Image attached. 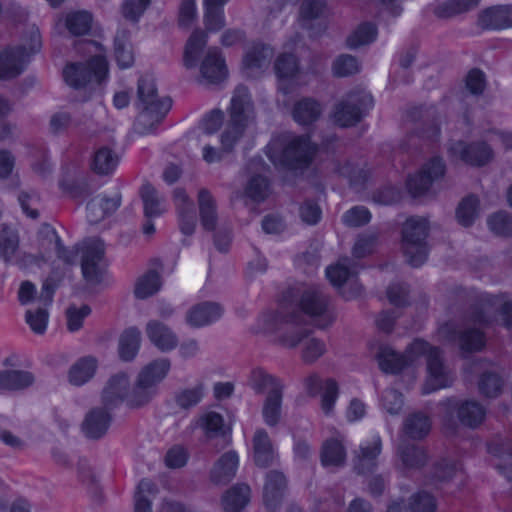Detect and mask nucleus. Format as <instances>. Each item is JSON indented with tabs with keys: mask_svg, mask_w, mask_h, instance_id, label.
<instances>
[{
	"mask_svg": "<svg viewBox=\"0 0 512 512\" xmlns=\"http://www.w3.org/2000/svg\"><path fill=\"white\" fill-rule=\"evenodd\" d=\"M406 355L398 354L388 346H382L377 353L380 369L385 373H399L419 356H426L428 378L423 386V394H429L452 383V376L444 365L441 351L423 340H415L407 349Z\"/></svg>",
	"mask_w": 512,
	"mask_h": 512,
	"instance_id": "f257e3e1",
	"label": "nucleus"
},
{
	"mask_svg": "<svg viewBox=\"0 0 512 512\" xmlns=\"http://www.w3.org/2000/svg\"><path fill=\"white\" fill-rule=\"evenodd\" d=\"M254 120V107L251 95L244 86L235 89L229 108V120L221 134V149L205 145L203 147V159L207 163L218 162L224 153L233 151L235 145L243 137L248 124Z\"/></svg>",
	"mask_w": 512,
	"mask_h": 512,
	"instance_id": "f03ea898",
	"label": "nucleus"
},
{
	"mask_svg": "<svg viewBox=\"0 0 512 512\" xmlns=\"http://www.w3.org/2000/svg\"><path fill=\"white\" fill-rule=\"evenodd\" d=\"M495 300V297L486 295L482 299L483 303L472 309L469 321L473 326L467 324L458 328L455 323L447 322L440 327L439 334L448 341L457 342L463 352L481 351L486 344L482 328L488 326L494 318L492 306Z\"/></svg>",
	"mask_w": 512,
	"mask_h": 512,
	"instance_id": "7ed1b4c3",
	"label": "nucleus"
},
{
	"mask_svg": "<svg viewBox=\"0 0 512 512\" xmlns=\"http://www.w3.org/2000/svg\"><path fill=\"white\" fill-rule=\"evenodd\" d=\"M172 105L168 97L160 98L155 80L150 75H143L137 85V107L140 112L134 122V130L145 135L153 132L162 122Z\"/></svg>",
	"mask_w": 512,
	"mask_h": 512,
	"instance_id": "20e7f679",
	"label": "nucleus"
},
{
	"mask_svg": "<svg viewBox=\"0 0 512 512\" xmlns=\"http://www.w3.org/2000/svg\"><path fill=\"white\" fill-rule=\"evenodd\" d=\"M302 320L303 317L297 311L279 317L281 326L277 329L276 341L289 349L302 344V360L311 364L326 352V345L321 339L311 336L308 329L300 326Z\"/></svg>",
	"mask_w": 512,
	"mask_h": 512,
	"instance_id": "39448f33",
	"label": "nucleus"
},
{
	"mask_svg": "<svg viewBox=\"0 0 512 512\" xmlns=\"http://www.w3.org/2000/svg\"><path fill=\"white\" fill-rule=\"evenodd\" d=\"M316 152V147L307 136H295L284 140L279 146L272 142L267 146L266 154L274 165L288 169H301L307 167Z\"/></svg>",
	"mask_w": 512,
	"mask_h": 512,
	"instance_id": "423d86ee",
	"label": "nucleus"
},
{
	"mask_svg": "<svg viewBox=\"0 0 512 512\" xmlns=\"http://www.w3.org/2000/svg\"><path fill=\"white\" fill-rule=\"evenodd\" d=\"M171 367L167 358L156 359L139 372L133 388L129 391L126 404L138 408L148 404L157 394L158 384L166 377Z\"/></svg>",
	"mask_w": 512,
	"mask_h": 512,
	"instance_id": "0eeeda50",
	"label": "nucleus"
},
{
	"mask_svg": "<svg viewBox=\"0 0 512 512\" xmlns=\"http://www.w3.org/2000/svg\"><path fill=\"white\" fill-rule=\"evenodd\" d=\"M296 305L318 328L324 329L333 322L330 298L318 287L310 286L291 291Z\"/></svg>",
	"mask_w": 512,
	"mask_h": 512,
	"instance_id": "6e6552de",
	"label": "nucleus"
},
{
	"mask_svg": "<svg viewBox=\"0 0 512 512\" xmlns=\"http://www.w3.org/2000/svg\"><path fill=\"white\" fill-rule=\"evenodd\" d=\"M428 221L421 217H411L402 228V250L407 262L413 267H419L427 259Z\"/></svg>",
	"mask_w": 512,
	"mask_h": 512,
	"instance_id": "1a4fd4ad",
	"label": "nucleus"
},
{
	"mask_svg": "<svg viewBox=\"0 0 512 512\" xmlns=\"http://www.w3.org/2000/svg\"><path fill=\"white\" fill-rule=\"evenodd\" d=\"M442 406L444 407L443 425L447 434L456 433L458 424L454 419V414L457 415L461 424L469 428L478 427L485 419L486 409L475 400L447 399Z\"/></svg>",
	"mask_w": 512,
	"mask_h": 512,
	"instance_id": "9d476101",
	"label": "nucleus"
},
{
	"mask_svg": "<svg viewBox=\"0 0 512 512\" xmlns=\"http://www.w3.org/2000/svg\"><path fill=\"white\" fill-rule=\"evenodd\" d=\"M373 105L370 93L352 91L343 98L334 109V121L341 127L356 125Z\"/></svg>",
	"mask_w": 512,
	"mask_h": 512,
	"instance_id": "9b49d317",
	"label": "nucleus"
},
{
	"mask_svg": "<svg viewBox=\"0 0 512 512\" xmlns=\"http://www.w3.org/2000/svg\"><path fill=\"white\" fill-rule=\"evenodd\" d=\"M108 62L104 56L97 55L86 63H72L66 66L63 71L65 82L79 89L95 80L101 83L107 77Z\"/></svg>",
	"mask_w": 512,
	"mask_h": 512,
	"instance_id": "f8f14e48",
	"label": "nucleus"
},
{
	"mask_svg": "<svg viewBox=\"0 0 512 512\" xmlns=\"http://www.w3.org/2000/svg\"><path fill=\"white\" fill-rule=\"evenodd\" d=\"M82 275L90 285L99 284L105 273L104 243L99 238H89L81 243Z\"/></svg>",
	"mask_w": 512,
	"mask_h": 512,
	"instance_id": "ddd939ff",
	"label": "nucleus"
},
{
	"mask_svg": "<svg viewBox=\"0 0 512 512\" xmlns=\"http://www.w3.org/2000/svg\"><path fill=\"white\" fill-rule=\"evenodd\" d=\"M448 152L451 158L459 159L472 166H483L492 158V150L484 142L456 141L450 144Z\"/></svg>",
	"mask_w": 512,
	"mask_h": 512,
	"instance_id": "4468645a",
	"label": "nucleus"
},
{
	"mask_svg": "<svg viewBox=\"0 0 512 512\" xmlns=\"http://www.w3.org/2000/svg\"><path fill=\"white\" fill-rule=\"evenodd\" d=\"M445 173V164L439 157L432 158L422 170L412 175L407 180V188L414 196H421L430 188L434 180L442 177Z\"/></svg>",
	"mask_w": 512,
	"mask_h": 512,
	"instance_id": "2eb2a0df",
	"label": "nucleus"
},
{
	"mask_svg": "<svg viewBox=\"0 0 512 512\" xmlns=\"http://www.w3.org/2000/svg\"><path fill=\"white\" fill-rule=\"evenodd\" d=\"M304 387L309 396L315 397L321 392V408L325 414L332 412L338 397V384L334 379L323 382L317 374H311L304 379Z\"/></svg>",
	"mask_w": 512,
	"mask_h": 512,
	"instance_id": "dca6fc26",
	"label": "nucleus"
},
{
	"mask_svg": "<svg viewBox=\"0 0 512 512\" xmlns=\"http://www.w3.org/2000/svg\"><path fill=\"white\" fill-rule=\"evenodd\" d=\"M111 411L103 405L90 409L81 425L84 435L92 440L105 436L112 422Z\"/></svg>",
	"mask_w": 512,
	"mask_h": 512,
	"instance_id": "f3484780",
	"label": "nucleus"
},
{
	"mask_svg": "<svg viewBox=\"0 0 512 512\" xmlns=\"http://www.w3.org/2000/svg\"><path fill=\"white\" fill-rule=\"evenodd\" d=\"M477 25L484 30L512 28V5H496L482 10Z\"/></svg>",
	"mask_w": 512,
	"mask_h": 512,
	"instance_id": "a211bd4d",
	"label": "nucleus"
},
{
	"mask_svg": "<svg viewBox=\"0 0 512 512\" xmlns=\"http://www.w3.org/2000/svg\"><path fill=\"white\" fill-rule=\"evenodd\" d=\"M129 388V378L125 373L113 375L104 386L101 393V404L107 409L114 410L126 401Z\"/></svg>",
	"mask_w": 512,
	"mask_h": 512,
	"instance_id": "6ab92c4d",
	"label": "nucleus"
},
{
	"mask_svg": "<svg viewBox=\"0 0 512 512\" xmlns=\"http://www.w3.org/2000/svg\"><path fill=\"white\" fill-rule=\"evenodd\" d=\"M287 487L285 475L278 470H271L266 474L263 490V500L270 512L276 511L280 506L284 491Z\"/></svg>",
	"mask_w": 512,
	"mask_h": 512,
	"instance_id": "aec40b11",
	"label": "nucleus"
},
{
	"mask_svg": "<svg viewBox=\"0 0 512 512\" xmlns=\"http://www.w3.org/2000/svg\"><path fill=\"white\" fill-rule=\"evenodd\" d=\"M200 72L202 77L212 84H218L227 77L225 60L218 48L208 49L200 65Z\"/></svg>",
	"mask_w": 512,
	"mask_h": 512,
	"instance_id": "412c9836",
	"label": "nucleus"
},
{
	"mask_svg": "<svg viewBox=\"0 0 512 512\" xmlns=\"http://www.w3.org/2000/svg\"><path fill=\"white\" fill-rule=\"evenodd\" d=\"M25 46H18L0 53V79L17 77L24 70Z\"/></svg>",
	"mask_w": 512,
	"mask_h": 512,
	"instance_id": "4be33fe9",
	"label": "nucleus"
},
{
	"mask_svg": "<svg viewBox=\"0 0 512 512\" xmlns=\"http://www.w3.org/2000/svg\"><path fill=\"white\" fill-rule=\"evenodd\" d=\"M120 204V194H115L112 197L98 195L87 203V219L90 223L96 224L114 213Z\"/></svg>",
	"mask_w": 512,
	"mask_h": 512,
	"instance_id": "5701e85b",
	"label": "nucleus"
},
{
	"mask_svg": "<svg viewBox=\"0 0 512 512\" xmlns=\"http://www.w3.org/2000/svg\"><path fill=\"white\" fill-rule=\"evenodd\" d=\"M223 314L222 307L215 302H202L193 306L186 316L192 327H202L217 321Z\"/></svg>",
	"mask_w": 512,
	"mask_h": 512,
	"instance_id": "b1692460",
	"label": "nucleus"
},
{
	"mask_svg": "<svg viewBox=\"0 0 512 512\" xmlns=\"http://www.w3.org/2000/svg\"><path fill=\"white\" fill-rule=\"evenodd\" d=\"M149 340L161 351H171L178 345L177 335L165 324L152 320L146 325Z\"/></svg>",
	"mask_w": 512,
	"mask_h": 512,
	"instance_id": "393cba45",
	"label": "nucleus"
},
{
	"mask_svg": "<svg viewBox=\"0 0 512 512\" xmlns=\"http://www.w3.org/2000/svg\"><path fill=\"white\" fill-rule=\"evenodd\" d=\"M272 58V49L263 44H255L243 58V69L247 77H256L268 66Z\"/></svg>",
	"mask_w": 512,
	"mask_h": 512,
	"instance_id": "a878e982",
	"label": "nucleus"
},
{
	"mask_svg": "<svg viewBox=\"0 0 512 512\" xmlns=\"http://www.w3.org/2000/svg\"><path fill=\"white\" fill-rule=\"evenodd\" d=\"M253 457L258 467L267 468L273 464L276 454L266 430L257 429L253 436Z\"/></svg>",
	"mask_w": 512,
	"mask_h": 512,
	"instance_id": "bb28decb",
	"label": "nucleus"
},
{
	"mask_svg": "<svg viewBox=\"0 0 512 512\" xmlns=\"http://www.w3.org/2000/svg\"><path fill=\"white\" fill-rule=\"evenodd\" d=\"M97 367L98 361L93 356H85L78 359L68 370V382L72 386H83L94 377Z\"/></svg>",
	"mask_w": 512,
	"mask_h": 512,
	"instance_id": "cd10ccee",
	"label": "nucleus"
},
{
	"mask_svg": "<svg viewBox=\"0 0 512 512\" xmlns=\"http://www.w3.org/2000/svg\"><path fill=\"white\" fill-rule=\"evenodd\" d=\"M381 449L382 441L379 435L373 436L371 442L360 446L355 461V469L358 473L371 472L377 466V457Z\"/></svg>",
	"mask_w": 512,
	"mask_h": 512,
	"instance_id": "c85d7f7f",
	"label": "nucleus"
},
{
	"mask_svg": "<svg viewBox=\"0 0 512 512\" xmlns=\"http://www.w3.org/2000/svg\"><path fill=\"white\" fill-rule=\"evenodd\" d=\"M238 455L234 451L223 454L211 471V480L215 484H227L236 475Z\"/></svg>",
	"mask_w": 512,
	"mask_h": 512,
	"instance_id": "c756f323",
	"label": "nucleus"
},
{
	"mask_svg": "<svg viewBox=\"0 0 512 512\" xmlns=\"http://www.w3.org/2000/svg\"><path fill=\"white\" fill-rule=\"evenodd\" d=\"M431 430V419L423 412H413L403 421V435L412 440L425 438Z\"/></svg>",
	"mask_w": 512,
	"mask_h": 512,
	"instance_id": "7c9ffc66",
	"label": "nucleus"
},
{
	"mask_svg": "<svg viewBox=\"0 0 512 512\" xmlns=\"http://www.w3.org/2000/svg\"><path fill=\"white\" fill-rule=\"evenodd\" d=\"M144 214L147 218L159 217L166 211L165 198L149 183L143 184L140 189Z\"/></svg>",
	"mask_w": 512,
	"mask_h": 512,
	"instance_id": "2f4dec72",
	"label": "nucleus"
},
{
	"mask_svg": "<svg viewBox=\"0 0 512 512\" xmlns=\"http://www.w3.org/2000/svg\"><path fill=\"white\" fill-rule=\"evenodd\" d=\"M198 205L202 227L207 231H213L217 224L216 201L210 191L203 188L198 193Z\"/></svg>",
	"mask_w": 512,
	"mask_h": 512,
	"instance_id": "473e14b6",
	"label": "nucleus"
},
{
	"mask_svg": "<svg viewBox=\"0 0 512 512\" xmlns=\"http://www.w3.org/2000/svg\"><path fill=\"white\" fill-rule=\"evenodd\" d=\"M292 113L297 123L310 125L320 118L322 105L313 98H303L295 103Z\"/></svg>",
	"mask_w": 512,
	"mask_h": 512,
	"instance_id": "72a5a7b5",
	"label": "nucleus"
},
{
	"mask_svg": "<svg viewBox=\"0 0 512 512\" xmlns=\"http://www.w3.org/2000/svg\"><path fill=\"white\" fill-rule=\"evenodd\" d=\"M34 376L24 370H4L0 372V390L17 391L28 388L34 383Z\"/></svg>",
	"mask_w": 512,
	"mask_h": 512,
	"instance_id": "f704fd0d",
	"label": "nucleus"
},
{
	"mask_svg": "<svg viewBox=\"0 0 512 512\" xmlns=\"http://www.w3.org/2000/svg\"><path fill=\"white\" fill-rule=\"evenodd\" d=\"M283 390L268 391L262 406V417L269 427L276 426L282 417Z\"/></svg>",
	"mask_w": 512,
	"mask_h": 512,
	"instance_id": "c9c22d12",
	"label": "nucleus"
},
{
	"mask_svg": "<svg viewBox=\"0 0 512 512\" xmlns=\"http://www.w3.org/2000/svg\"><path fill=\"white\" fill-rule=\"evenodd\" d=\"M248 385L257 394H262L266 390L275 391L284 390L283 382L276 376L269 374L262 368H255L251 371L248 378Z\"/></svg>",
	"mask_w": 512,
	"mask_h": 512,
	"instance_id": "e433bc0d",
	"label": "nucleus"
},
{
	"mask_svg": "<svg viewBox=\"0 0 512 512\" xmlns=\"http://www.w3.org/2000/svg\"><path fill=\"white\" fill-rule=\"evenodd\" d=\"M274 68L280 79L279 89L284 94L290 93L291 88L285 85V80L293 78L298 72L299 67L296 56L290 53L279 55L275 61Z\"/></svg>",
	"mask_w": 512,
	"mask_h": 512,
	"instance_id": "4c0bfd02",
	"label": "nucleus"
},
{
	"mask_svg": "<svg viewBox=\"0 0 512 512\" xmlns=\"http://www.w3.org/2000/svg\"><path fill=\"white\" fill-rule=\"evenodd\" d=\"M250 487L238 484L230 488L223 496L222 505L225 512H240L250 501Z\"/></svg>",
	"mask_w": 512,
	"mask_h": 512,
	"instance_id": "58836bf2",
	"label": "nucleus"
},
{
	"mask_svg": "<svg viewBox=\"0 0 512 512\" xmlns=\"http://www.w3.org/2000/svg\"><path fill=\"white\" fill-rule=\"evenodd\" d=\"M207 34L202 30H195L187 40L183 62L188 69L194 68L198 64L199 57L203 48L207 44Z\"/></svg>",
	"mask_w": 512,
	"mask_h": 512,
	"instance_id": "ea45409f",
	"label": "nucleus"
},
{
	"mask_svg": "<svg viewBox=\"0 0 512 512\" xmlns=\"http://www.w3.org/2000/svg\"><path fill=\"white\" fill-rule=\"evenodd\" d=\"M398 455L406 468H420L427 461L424 449L416 444L408 443L402 439L398 447Z\"/></svg>",
	"mask_w": 512,
	"mask_h": 512,
	"instance_id": "a19ab883",
	"label": "nucleus"
},
{
	"mask_svg": "<svg viewBox=\"0 0 512 512\" xmlns=\"http://www.w3.org/2000/svg\"><path fill=\"white\" fill-rule=\"evenodd\" d=\"M141 332L135 328L130 327L126 329L119 338V356L123 361L132 360L140 347Z\"/></svg>",
	"mask_w": 512,
	"mask_h": 512,
	"instance_id": "79ce46f5",
	"label": "nucleus"
},
{
	"mask_svg": "<svg viewBox=\"0 0 512 512\" xmlns=\"http://www.w3.org/2000/svg\"><path fill=\"white\" fill-rule=\"evenodd\" d=\"M346 460V451L342 442L335 438L327 439L321 449L323 466H342Z\"/></svg>",
	"mask_w": 512,
	"mask_h": 512,
	"instance_id": "37998d69",
	"label": "nucleus"
},
{
	"mask_svg": "<svg viewBox=\"0 0 512 512\" xmlns=\"http://www.w3.org/2000/svg\"><path fill=\"white\" fill-rule=\"evenodd\" d=\"M45 239L53 244L57 257L67 265H72L76 262L79 249L77 247L73 249L66 248L57 232L49 225H45L40 232ZM81 251V248H80Z\"/></svg>",
	"mask_w": 512,
	"mask_h": 512,
	"instance_id": "c03bdc74",
	"label": "nucleus"
},
{
	"mask_svg": "<svg viewBox=\"0 0 512 512\" xmlns=\"http://www.w3.org/2000/svg\"><path fill=\"white\" fill-rule=\"evenodd\" d=\"M114 54L120 68H129L134 63V54L127 31L117 32L114 39Z\"/></svg>",
	"mask_w": 512,
	"mask_h": 512,
	"instance_id": "a18cd8bd",
	"label": "nucleus"
},
{
	"mask_svg": "<svg viewBox=\"0 0 512 512\" xmlns=\"http://www.w3.org/2000/svg\"><path fill=\"white\" fill-rule=\"evenodd\" d=\"M480 0H447L434 9L439 18H451L478 7Z\"/></svg>",
	"mask_w": 512,
	"mask_h": 512,
	"instance_id": "49530a36",
	"label": "nucleus"
},
{
	"mask_svg": "<svg viewBox=\"0 0 512 512\" xmlns=\"http://www.w3.org/2000/svg\"><path fill=\"white\" fill-rule=\"evenodd\" d=\"M19 248V235L16 229L4 224L0 231V257L10 263Z\"/></svg>",
	"mask_w": 512,
	"mask_h": 512,
	"instance_id": "de8ad7c7",
	"label": "nucleus"
},
{
	"mask_svg": "<svg viewBox=\"0 0 512 512\" xmlns=\"http://www.w3.org/2000/svg\"><path fill=\"white\" fill-rule=\"evenodd\" d=\"M118 156L109 147H100L96 150L92 161V169L99 175H108L112 173L117 164Z\"/></svg>",
	"mask_w": 512,
	"mask_h": 512,
	"instance_id": "09e8293b",
	"label": "nucleus"
},
{
	"mask_svg": "<svg viewBox=\"0 0 512 512\" xmlns=\"http://www.w3.org/2000/svg\"><path fill=\"white\" fill-rule=\"evenodd\" d=\"M93 17L88 11H72L66 15L65 25L74 36L86 35L90 32Z\"/></svg>",
	"mask_w": 512,
	"mask_h": 512,
	"instance_id": "8fccbe9b",
	"label": "nucleus"
},
{
	"mask_svg": "<svg viewBox=\"0 0 512 512\" xmlns=\"http://www.w3.org/2000/svg\"><path fill=\"white\" fill-rule=\"evenodd\" d=\"M157 492L156 485L148 479H142L134 495V512H152L151 496Z\"/></svg>",
	"mask_w": 512,
	"mask_h": 512,
	"instance_id": "3c124183",
	"label": "nucleus"
},
{
	"mask_svg": "<svg viewBox=\"0 0 512 512\" xmlns=\"http://www.w3.org/2000/svg\"><path fill=\"white\" fill-rule=\"evenodd\" d=\"M479 200L474 195H469L461 200L456 209L457 221L464 227L473 224L478 216Z\"/></svg>",
	"mask_w": 512,
	"mask_h": 512,
	"instance_id": "603ef678",
	"label": "nucleus"
},
{
	"mask_svg": "<svg viewBox=\"0 0 512 512\" xmlns=\"http://www.w3.org/2000/svg\"><path fill=\"white\" fill-rule=\"evenodd\" d=\"M377 37V27L370 22L360 24L357 29L347 38V46L356 49L363 45L372 43Z\"/></svg>",
	"mask_w": 512,
	"mask_h": 512,
	"instance_id": "864d4df0",
	"label": "nucleus"
},
{
	"mask_svg": "<svg viewBox=\"0 0 512 512\" xmlns=\"http://www.w3.org/2000/svg\"><path fill=\"white\" fill-rule=\"evenodd\" d=\"M205 395V385L198 383L192 388H186L175 395V402L181 409H190L198 405Z\"/></svg>",
	"mask_w": 512,
	"mask_h": 512,
	"instance_id": "5fc2aeb1",
	"label": "nucleus"
},
{
	"mask_svg": "<svg viewBox=\"0 0 512 512\" xmlns=\"http://www.w3.org/2000/svg\"><path fill=\"white\" fill-rule=\"evenodd\" d=\"M161 286L160 277L157 272L149 271L138 279L134 294L138 299H146L155 294Z\"/></svg>",
	"mask_w": 512,
	"mask_h": 512,
	"instance_id": "6e6d98bb",
	"label": "nucleus"
},
{
	"mask_svg": "<svg viewBox=\"0 0 512 512\" xmlns=\"http://www.w3.org/2000/svg\"><path fill=\"white\" fill-rule=\"evenodd\" d=\"M489 229L498 236L512 237V214L499 211L487 219Z\"/></svg>",
	"mask_w": 512,
	"mask_h": 512,
	"instance_id": "4d7b16f0",
	"label": "nucleus"
},
{
	"mask_svg": "<svg viewBox=\"0 0 512 512\" xmlns=\"http://www.w3.org/2000/svg\"><path fill=\"white\" fill-rule=\"evenodd\" d=\"M269 193V182L261 175L251 177L245 187V195L257 203L264 201Z\"/></svg>",
	"mask_w": 512,
	"mask_h": 512,
	"instance_id": "13d9d810",
	"label": "nucleus"
},
{
	"mask_svg": "<svg viewBox=\"0 0 512 512\" xmlns=\"http://www.w3.org/2000/svg\"><path fill=\"white\" fill-rule=\"evenodd\" d=\"M198 426L209 438L224 434V419L221 414L214 411L202 415L198 420Z\"/></svg>",
	"mask_w": 512,
	"mask_h": 512,
	"instance_id": "bf43d9fd",
	"label": "nucleus"
},
{
	"mask_svg": "<svg viewBox=\"0 0 512 512\" xmlns=\"http://www.w3.org/2000/svg\"><path fill=\"white\" fill-rule=\"evenodd\" d=\"M350 264L351 260L345 257L337 264L327 267L326 276L333 286H342L351 276Z\"/></svg>",
	"mask_w": 512,
	"mask_h": 512,
	"instance_id": "052dcab7",
	"label": "nucleus"
},
{
	"mask_svg": "<svg viewBox=\"0 0 512 512\" xmlns=\"http://www.w3.org/2000/svg\"><path fill=\"white\" fill-rule=\"evenodd\" d=\"M332 69L335 76L347 77L359 72L360 64L356 57L349 54H342L335 59Z\"/></svg>",
	"mask_w": 512,
	"mask_h": 512,
	"instance_id": "680f3d73",
	"label": "nucleus"
},
{
	"mask_svg": "<svg viewBox=\"0 0 512 512\" xmlns=\"http://www.w3.org/2000/svg\"><path fill=\"white\" fill-rule=\"evenodd\" d=\"M478 386L483 395L493 398L501 393L503 380L495 372H485L481 375Z\"/></svg>",
	"mask_w": 512,
	"mask_h": 512,
	"instance_id": "e2e57ef3",
	"label": "nucleus"
},
{
	"mask_svg": "<svg viewBox=\"0 0 512 512\" xmlns=\"http://www.w3.org/2000/svg\"><path fill=\"white\" fill-rule=\"evenodd\" d=\"M409 508L411 512H435L436 499L432 494L420 491L410 497Z\"/></svg>",
	"mask_w": 512,
	"mask_h": 512,
	"instance_id": "0e129e2a",
	"label": "nucleus"
},
{
	"mask_svg": "<svg viewBox=\"0 0 512 512\" xmlns=\"http://www.w3.org/2000/svg\"><path fill=\"white\" fill-rule=\"evenodd\" d=\"M371 219L369 210L364 206H355L346 211L342 216V221L349 227H360L367 224Z\"/></svg>",
	"mask_w": 512,
	"mask_h": 512,
	"instance_id": "69168bd1",
	"label": "nucleus"
},
{
	"mask_svg": "<svg viewBox=\"0 0 512 512\" xmlns=\"http://www.w3.org/2000/svg\"><path fill=\"white\" fill-rule=\"evenodd\" d=\"M26 322L36 334H43L47 327L48 312L45 308L29 309L26 311Z\"/></svg>",
	"mask_w": 512,
	"mask_h": 512,
	"instance_id": "338daca9",
	"label": "nucleus"
},
{
	"mask_svg": "<svg viewBox=\"0 0 512 512\" xmlns=\"http://www.w3.org/2000/svg\"><path fill=\"white\" fill-rule=\"evenodd\" d=\"M204 23L207 31L216 32L222 29L225 26L223 8L205 6Z\"/></svg>",
	"mask_w": 512,
	"mask_h": 512,
	"instance_id": "774afa93",
	"label": "nucleus"
}]
</instances>
